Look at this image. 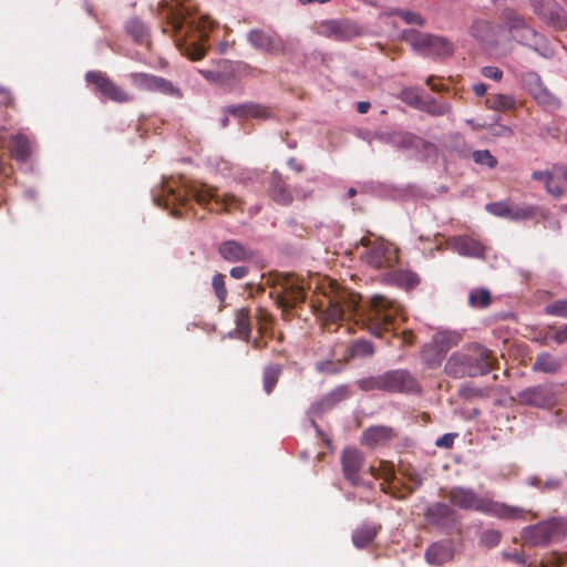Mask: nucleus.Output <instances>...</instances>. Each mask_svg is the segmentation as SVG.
<instances>
[{"label": "nucleus", "mask_w": 567, "mask_h": 567, "mask_svg": "<svg viewBox=\"0 0 567 567\" xmlns=\"http://www.w3.org/2000/svg\"><path fill=\"white\" fill-rule=\"evenodd\" d=\"M319 308L326 327L355 317L354 323L368 329L375 337L394 330L402 316L401 305L384 296L375 295L367 307H362L360 296L337 287H331L329 295L324 293V298L319 301Z\"/></svg>", "instance_id": "1"}, {"label": "nucleus", "mask_w": 567, "mask_h": 567, "mask_svg": "<svg viewBox=\"0 0 567 567\" xmlns=\"http://www.w3.org/2000/svg\"><path fill=\"white\" fill-rule=\"evenodd\" d=\"M162 30L168 33L183 55L190 60H200L208 49L213 21L200 16L189 0L163 1L159 3Z\"/></svg>", "instance_id": "2"}, {"label": "nucleus", "mask_w": 567, "mask_h": 567, "mask_svg": "<svg viewBox=\"0 0 567 567\" xmlns=\"http://www.w3.org/2000/svg\"><path fill=\"white\" fill-rule=\"evenodd\" d=\"M212 200L226 213L244 210V202L234 194L218 196L214 188L187 185L175 181L173 177L164 178L159 187L153 190L154 204L171 209L174 217H182L184 215L183 209H188L193 202L206 206Z\"/></svg>", "instance_id": "3"}, {"label": "nucleus", "mask_w": 567, "mask_h": 567, "mask_svg": "<svg viewBox=\"0 0 567 567\" xmlns=\"http://www.w3.org/2000/svg\"><path fill=\"white\" fill-rule=\"evenodd\" d=\"M446 497L451 505L463 511H474L502 519H523L527 513L522 507L495 502L488 497L481 496L472 488L461 486L452 487L447 492Z\"/></svg>", "instance_id": "4"}, {"label": "nucleus", "mask_w": 567, "mask_h": 567, "mask_svg": "<svg viewBox=\"0 0 567 567\" xmlns=\"http://www.w3.org/2000/svg\"><path fill=\"white\" fill-rule=\"evenodd\" d=\"M497 362L487 348L472 343L462 351L454 352L446 361L444 371L454 379L474 378L489 373Z\"/></svg>", "instance_id": "5"}, {"label": "nucleus", "mask_w": 567, "mask_h": 567, "mask_svg": "<svg viewBox=\"0 0 567 567\" xmlns=\"http://www.w3.org/2000/svg\"><path fill=\"white\" fill-rule=\"evenodd\" d=\"M272 297L279 308L291 309L306 299V287L301 278L295 275L276 274L268 279Z\"/></svg>", "instance_id": "6"}, {"label": "nucleus", "mask_w": 567, "mask_h": 567, "mask_svg": "<svg viewBox=\"0 0 567 567\" xmlns=\"http://www.w3.org/2000/svg\"><path fill=\"white\" fill-rule=\"evenodd\" d=\"M404 40L411 47L423 55L445 59L452 55L453 44L445 38L422 33L415 30L408 31Z\"/></svg>", "instance_id": "7"}, {"label": "nucleus", "mask_w": 567, "mask_h": 567, "mask_svg": "<svg viewBox=\"0 0 567 567\" xmlns=\"http://www.w3.org/2000/svg\"><path fill=\"white\" fill-rule=\"evenodd\" d=\"M361 245L365 248L361 258L373 268H391L398 261V250L391 244L384 240L361 239Z\"/></svg>", "instance_id": "8"}, {"label": "nucleus", "mask_w": 567, "mask_h": 567, "mask_svg": "<svg viewBox=\"0 0 567 567\" xmlns=\"http://www.w3.org/2000/svg\"><path fill=\"white\" fill-rule=\"evenodd\" d=\"M85 80L105 99L116 103H127L133 96L123 87L118 86L106 73L101 71H89Z\"/></svg>", "instance_id": "9"}, {"label": "nucleus", "mask_w": 567, "mask_h": 567, "mask_svg": "<svg viewBox=\"0 0 567 567\" xmlns=\"http://www.w3.org/2000/svg\"><path fill=\"white\" fill-rule=\"evenodd\" d=\"M518 402L539 409H550L557 403V391L554 384H539L522 390L517 394Z\"/></svg>", "instance_id": "10"}, {"label": "nucleus", "mask_w": 567, "mask_h": 567, "mask_svg": "<svg viewBox=\"0 0 567 567\" xmlns=\"http://www.w3.org/2000/svg\"><path fill=\"white\" fill-rule=\"evenodd\" d=\"M342 473L348 482L355 486H363L364 455L355 447H346L341 453Z\"/></svg>", "instance_id": "11"}, {"label": "nucleus", "mask_w": 567, "mask_h": 567, "mask_svg": "<svg viewBox=\"0 0 567 567\" xmlns=\"http://www.w3.org/2000/svg\"><path fill=\"white\" fill-rule=\"evenodd\" d=\"M318 33L337 41H349L361 35L362 30L353 21L332 19L322 21L318 25Z\"/></svg>", "instance_id": "12"}, {"label": "nucleus", "mask_w": 567, "mask_h": 567, "mask_svg": "<svg viewBox=\"0 0 567 567\" xmlns=\"http://www.w3.org/2000/svg\"><path fill=\"white\" fill-rule=\"evenodd\" d=\"M247 41L261 52L280 54L286 50L285 41L272 30L252 29L247 34Z\"/></svg>", "instance_id": "13"}, {"label": "nucleus", "mask_w": 567, "mask_h": 567, "mask_svg": "<svg viewBox=\"0 0 567 567\" xmlns=\"http://www.w3.org/2000/svg\"><path fill=\"white\" fill-rule=\"evenodd\" d=\"M384 392L419 393L421 385L408 370H391L384 372Z\"/></svg>", "instance_id": "14"}, {"label": "nucleus", "mask_w": 567, "mask_h": 567, "mask_svg": "<svg viewBox=\"0 0 567 567\" xmlns=\"http://www.w3.org/2000/svg\"><path fill=\"white\" fill-rule=\"evenodd\" d=\"M535 14L558 29L567 28V14L555 0H529Z\"/></svg>", "instance_id": "15"}, {"label": "nucleus", "mask_w": 567, "mask_h": 567, "mask_svg": "<svg viewBox=\"0 0 567 567\" xmlns=\"http://www.w3.org/2000/svg\"><path fill=\"white\" fill-rule=\"evenodd\" d=\"M558 523L548 520L525 528L522 538L525 544L530 546H545L554 540L558 536Z\"/></svg>", "instance_id": "16"}, {"label": "nucleus", "mask_w": 567, "mask_h": 567, "mask_svg": "<svg viewBox=\"0 0 567 567\" xmlns=\"http://www.w3.org/2000/svg\"><path fill=\"white\" fill-rule=\"evenodd\" d=\"M485 209L496 217L506 218L512 221L532 219L536 215V208L532 205L518 206L507 202L488 203Z\"/></svg>", "instance_id": "17"}, {"label": "nucleus", "mask_w": 567, "mask_h": 567, "mask_svg": "<svg viewBox=\"0 0 567 567\" xmlns=\"http://www.w3.org/2000/svg\"><path fill=\"white\" fill-rule=\"evenodd\" d=\"M4 130L0 131V148H8L12 158L19 162H25L32 153V143L30 138L22 133L12 134L8 141L4 136Z\"/></svg>", "instance_id": "18"}, {"label": "nucleus", "mask_w": 567, "mask_h": 567, "mask_svg": "<svg viewBox=\"0 0 567 567\" xmlns=\"http://www.w3.org/2000/svg\"><path fill=\"white\" fill-rule=\"evenodd\" d=\"M455 546L452 540L443 539L431 544L424 553L425 561L431 566H441L454 559Z\"/></svg>", "instance_id": "19"}, {"label": "nucleus", "mask_w": 567, "mask_h": 567, "mask_svg": "<svg viewBox=\"0 0 567 567\" xmlns=\"http://www.w3.org/2000/svg\"><path fill=\"white\" fill-rule=\"evenodd\" d=\"M267 192L269 197L281 206H288L293 202L289 185L277 172H272L269 176Z\"/></svg>", "instance_id": "20"}, {"label": "nucleus", "mask_w": 567, "mask_h": 567, "mask_svg": "<svg viewBox=\"0 0 567 567\" xmlns=\"http://www.w3.org/2000/svg\"><path fill=\"white\" fill-rule=\"evenodd\" d=\"M218 252L228 262L251 260L256 256L251 248L246 247L236 240L221 243L218 247Z\"/></svg>", "instance_id": "21"}, {"label": "nucleus", "mask_w": 567, "mask_h": 567, "mask_svg": "<svg viewBox=\"0 0 567 567\" xmlns=\"http://www.w3.org/2000/svg\"><path fill=\"white\" fill-rule=\"evenodd\" d=\"M226 112L240 118L266 120L272 115L269 107L252 102L229 105L226 107Z\"/></svg>", "instance_id": "22"}, {"label": "nucleus", "mask_w": 567, "mask_h": 567, "mask_svg": "<svg viewBox=\"0 0 567 567\" xmlns=\"http://www.w3.org/2000/svg\"><path fill=\"white\" fill-rule=\"evenodd\" d=\"M452 248L461 256L472 258H484L485 247L483 244L470 236L454 237L451 241Z\"/></svg>", "instance_id": "23"}, {"label": "nucleus", "mask_w": 567, "mask_h": 567, "mask_svg": "<svg viewBox=\"0 0 567 567\" xmlns=\"http://www.w3.org/2000/svg\"><path fill=\"white\" fill-rule=\"evenodd\" d=\"M126 34L136 44L144 45L150 43L151 29L145 21L138 17H131L124 22Z\"/></svg>", "instance_id": "24"}, {"label": "nucleus", "mask_w": 567, "mask_h": 567, "mask_svg": "<svg viewBox=\"0 0 567 567\" xmlns=\"http://www.w3.org/2000/svg\"><path fill=\"white\" fill-rule=\"evenodd\" d=\"M461 339H462L461 334L456 331H441V332L435 333V336L433 338V342L437 350V359L433 362L429 361L431 367L439 365L441 363L443 355L450 349H452L453 347H456L460 343Z\"/></svg>", "instance_id": "25"}, {"label": "nucleus", "mask_w": 567, "mask_h": 567, "mask_svg": "<svg viewBox=\"0 0 567 567\" xmlns=\"http://www.w3.org/2000/svg\"><path fill=\"white\" fill-rule=\"evenodd\" d=\"M394 436V432L391 427L379 425L371 426L362 433V444L374 449L380 445H384L390 442Z\"/></svg>", "instance_id": "26"}, {"label": "nucleus", "mask_w": 567, "mask_h": 567, "mask_svg": "<svg viewBox=\"0 0 567 567\" xmlns=\"http://www.w3.org/2000/svg\"><path fill=\"white\" fill-rule=\"evenodd\" d=\"M375 137L386 144L396 148H412L416 145V136L408 132H383L378 133Z\"/></svg>", "instance_id": "27"}, {"label": "nucleus", "mask_w": 567, "mask_h": 567, "mask_svg": "<svg viewBox=\"0 0 567 567\" xmlns=\"http://www.w3.org/2000/svg\"><path fill=\"white\" fill-rule=\"evenodd\" d=\"M548 193L556 198L567 196V165L554 166V178L548 184Z\"/></svg>", "instance_id": "28"}, {"label": "nucleus", "mask_w": 567, "mask_h": 567, "mask_svg": "<svg viewBox=\"0 0 567 567\" xmlns=\"http://www.w3.org/2000/svg\"><path fill=\"white\" fill-rule=\"evenodd\" d=\"M380 529V525L377 526L371 524H364L358 527L352 534L353 545L359 549L365 548L375 539Z\"/></svg>", "instance_id": "29"}, {"label": "nucleus", "mask_w": 567, "mask_h": 567, "mask_svg": "<svg viewBox=\"0 0 567 567\" xmlns=\"http://www.w3.org/2000/svg\"><path fill=\"white\" fill-rule=\"evenodd\" d=\"M414 107L432 115V116H443L451 112V104L449 103H440L435 99L430 97L427 100H423L421 96H416Z\"/></svg>", "instance_id": "30"}, {"label": "nucleus", "mask_w": 567, "mask_h": 567, "mask_svg": "<svg viewBox=\"0 0 567 567\" xmlns=\"http://www.w3.org/2000/svg\"><path fill=\"white\" fill-rule=\"evenodd\" d=\"M485 104L488 109L499 112L515 110L517 105L515 97L507 94L489 95L486 99Z\"/></svg>", "instance_id": "31"}, {"label": "nucleus", "mask_w": 567, "mask_h": 567, "mask_svg": "<svg viewBox=\"0 0 567 567\" xmlns=\"http://www.w3.org/2000/svg\"><path fill=\"white\" fill-rule=\"evenodd\" d=\"M471 34L482 43H491L494 41V28L485 20H476L470 29Z\"/></svg>", "instance_id": "32"}, {"label": "nucleus", "mask_w": 567, "mask_h": 567, "mask_svg": "<svg viewBox=\"0 0 567 567\" xmlns=\"http://www.w3.org/2000/svg\"><path fill=\"white\" fill-rule=\"evenodd\" d=\"M530 95L539 105L546 109L557 110L560 107V100L544 83Z\"/></svg>", "instance_id": "33"}, {"label": "nucleus", "mask_w": 567, "mask_h": 567, "mask_svg": "<svg viewBox=\"0 0 567 567\" xmlns=\"http://www.w3.org/2000/svg\"><path fill=\"white\" fill-rule=\"evenodd\" d=\"M455 514L454 509L451 505L445 503H434L426 509V517L432 519L435 523H441L442 520L449 519L453 517Z\"/></svg>", "instance_id": "34"}, {"label": "nucleus", "mask_w": 567, "mask_h": 567, "mask_svg": "<svg viewBox=\"0 0 567 567\" xmlns=\"http://www.w3.org/2000/svg\"><path fill=\"white\" fill-rule=\"evenodd\" d=\"M502 18L511 35L528 25L524 17L512 9H505L502 13Z\"/></svg>", "instance_id": "35"}, {"label": "nucleus", "mask_w": 567, "mask_h": 567, "mask_svg": "<svg viewBox=\"0 0 567 567\" xmlns=\"http://www.w3.org/2000/svg\"><path fill=\"white\" fill-rule=\"evenodd\" d=\"M532 369L533 371L554 373L559 369V362L549 353H540L537 355Z\"/></svg>", "instance_id": "36"}, {"label": "nucleus", "mask_w": 567, "mask_h": 567, "mask_svg": "<svg viewBox=\"0 0 567 567\" xmlns=\"http://www.w3.org/2000/svg\"><path fill=\"white\" fill-rule=\"evenodd\" d=\"M236 329L244 338H249L251 333V313L249 308H241L237 310L236 317Z\"/></svg>", "instance_id": "37"}, {"label": "nucleus", "mask_w": 567, "mask_h": 567, "mask_svg": "<svg viewBox=\"0 0 567 567\" xmlns=\"http://www.w3.org/2000/svg\"><path fill=\"white\" fill-rule=\"evenodd\" d=\"M368 471L374 478H383L386 483L395 477L394 464L386 461H380L378 466L371 465Z\"/></svg>", "instance_id": "38"}, {"label": "nucleus", "mask_w": 567, "mask_h": 567, "mask_svg": "<svg viewBox=\"0 0 567 567\" xmlns=\"http://www.w3.org/2000/svg\"><path fill=\"white\" fill-rule=\"evenodd\" d=\"M281 374V367L279 364H269L264 369L262 382L266 393L270 394L275 389L279 377Z\"/></svg>", "instance_id": "39"}, {"label": "nucleus", "mask_w": 567, "mask_h": 567, "mask_svg": "<svg viewBox=\"0 0 567 567\" xmlns=\"http://www.w3.org/2000/svg\"><path fill=\"white\" fill-rule=\"evenodd\" d=\"M152 92H159L169 96L182 97V93L178 87H176L171 81L156 75L153 81Z\"/></svg>", "instance_id": "40"}, {"label": "nucleus", "mask_w": 567, "mask_h": 567, "mask_svg": "<svg viewBox=\"0 0 567 567\" xmlns=\"http://www.w3.org/2000/svg\"><path fill=\"white\" fill-rule=\"evenodd\" d=\"M394 280L405 289H413L420 284L419 276L410 270H399L394 274Z\"/></svg>", "instance_id": "41"}, {"label": "nucleus", "mask_w": 567, "mask_h": 567, "mask_svg": "<svg viewBox=\"0 0 567 567\" xmlns=\"http://www.w3.org/2000/svg\"><path fill=\"white\" fill-rule=\"evenodd\" d=\"M512 38L524 45H536L538 44L539 34L529 25L523 28V30L512 34Z\"/></svg>", "instance_id": "42"}, {"label": "nucleus", "mask_w": 567, "mask_h": 567, "mask_svg": "<svg viewBox=\"0 0 567 567\" xmlns=\"http://www.w3.org/2000/svg\"><path fill=\"white\" fill-rule=\"evenodd\" d=\"M351 357H370L374 353L373 346L367 340H355L349 348Z\"/></svg>", "instance_id": "43"}, {"label": "nucleus", "mask_w": 567, "mask_h": 567, "mask_svg": "<svg viewBox=\"0 0 567 567\" xmlns=\"http://www.w3.org/2000/svg\"><path fill=\"white\" fill-rule=\"evenodd\" d=\"M132 84L140 90L151 91L153 90V81L155 75L148 73H131L130 75Z\"/></svg>", "instance_id": "44"}, {"label": "nucleus", "mask_w": 567, "mask_h": 567, "mask_svg": "<svg viewBox=\"0 0 567 567\" xmlns=\"http://www.w3.org/2000/svg\"><path fill=\"white\" fill-rule=\"evenodd\" d=\"M359 388L363 391H384V373L360 380Z\"/></svg>", "instance_id": "45"}, {"label": "nucleus", "mask_w": 567, "mask_h": 567, "mask_svg": "<svg viewBox=\"0 0 567 567\" xmlns=\"http://www.w3.org/2000/svg\"><path fill=\"white\" fill-rule=\"evenodd\" d=\"M539 567H567V555L551 551L542 559Z\"/></svg>", "instance_id": "46"}, {"label": "nucleus", "mask_w": 567, "mask_h": 567, "mask_svg": "<svg viewBox=\"0 0 567 567\" xmlns=\"http://www.w3.org/2000/svg\"><path fill=\"white\" fill-rule=\"evenodd\" d=\"M473 161L478 165H485L489 168L497 166V159L488 150L475 151L472 154Z\"/></svg>", "instance_id": "47"}, {"label": "nucleus", "mask_w": 567, "mask_h": 567, "mask_svg": "<svg viewBox=\"0 0 567 567\" xmlns=\"http://www.w3.org/2000/svg\"><path fill=\"white\" fill-rule=\"evenodd\" d=\"M212 287L213 290L219 300V302L223 305L227 298V289L225 285V276L223 274H216L213 277L212 280Z\"/></svg>", "instance_id": "48"}, {"label": "nucleus", "mask_w": 567, "mask_h": 567, "mask_svg": "<svg viewBox=\"0 0 567 567\" xmlns=\"http://www.w3.org/2000/svg\"><path fill=\"white\" fill-rule=\"evenodd\" d=\"M470 303L473 307H486L491 303V293L485 289L474 290L470 293Z\"/></svg>", "instance_id": "49"}, {"label": "nucleus", "mask_w": 567, "mask_h": 567, "mask_svg": "<svg viewBox=\"0 0 567 567\" xmlns=\"http://www.w3.org/2000/svg\"><path fill=\"white\" fill-rule=\"evenodd\" d=\"M522 83L529 94H532L543 84V81L536 72L530 71L522 75Z\"/></svg>", "instance_id": "50"}, {"label": "nucleus", "mask_w": 567, "mask_h": 567, "mask_svg": "<svg viewBox=\"0 0 567 567\" xmlns=\"http://www.w3.org/2000/svg\"><path fill=\"white\" fill-rule=\"evenodd\" d=\"M487 131L494 137H512L514 135V131L509 126L498 123L488 124Z\"/></svg>", "instance_id": "51"}, {"label": "nucleus", "mask_w": 567, "mask_h": 567, "mask_svg": "<svg viewBox=\"0 0 567 567\" xmlns=\"http://www.w3.org/2000/svg\"><path fill=\"white\" fill-rule=\"evenodd\" d=\"M502 534L496 529H487L482 534L481 542L488 548L497 546L501 542Z\"/></svg>", "instance_id": "52"}, {"label": "nucleus", "mask_w": 567, "mask_h": 567, "mask_svg": "<svg viewBox=\"0 0 567 567\" xmlns=\"http://www.w3.org/2000/svg\"><path fill=\"white\" fill-rule=\"evenodd\" d=\"M547 315L567 318V300H556L545 309Z\"/></svg>", "instance_id": "53"}, {"label": "nucleus", "mask_w": 567, "mask_h": 567, "mask_svg": "<svg viewBox=\"0 0 567 567\" xmlns=\"http://www.w3.org/2000/svg\"><path fill=\"white\" fill-rule=\"evenodd\" d=\"M394 13L402 18L408 24L422 25L424 23V19L416 12L398 10Z\"/></svg>", "instance_id": "54"}, {"label": "nucleus", "mask_w": 567, "mask_h": 567, "mask_svg": "<svg viewBox=\"0 0 567 567\" xmlns=\"http://www.w3.org/2000/svg\"><path fill=\"white\" fill-rule=\"evenodd\" d=\"M548 329L550 331L549 337L558 344H561L567 341V324H565L561 328H555L553 326H549Z\"/></svg>", "instance_id": "55"}, {"label": "nucleus", "mask_w": 567, "mask_h": 567, "mask_svg": "<svg viewBox=\"0 0 567 567\" xmlns=\"http://www.w3.org/2000/svg\"><path fill=\"white\" fill-rule=\"evenodd\" d=\"M532 177H533V179H535V181L544 182V183H545L546 190L548 192V184H549V183L553 181V178H554V167L551 168V171H535V172L532 174Z\"/></svg>", "instance_id": "56"}, {"label": "nucleus", "mask_w": 567, "mask_h": 567, "mask_svg": "<svg viewBox=\"0 0 567 567\" xmlns=\"http://www.w3.org/2000/svg\"><path fill=\"white\" fill-rule=\"evenodd\" d=\"M482 74L487 78L492 79L494 81H501L503 78V72L496 66H485L482 69Z\"/></svg>", "instance_id": "57"}, {"label": "nucleus", "mask_w": 567, "mask_h": 567, "mask_svg": "<svg viewBox=\"0 0 567 567\" xmlns=\"http://www.w3.org/2000/svg\"><path fill=\"white\" fill-rule=\"evenodd\" d=\"M455 436L456 434H444L436 440L435 445L439 447L451 449L454 444Z\"/></svg>", "instance_id": "58"}, {"label": "nucleus", "mask_w": 567, "mask_h": 567, "mask_svg": "<svg viewBox=\"0 0 567 567\" xmlns=\"http://www.w3.org/2000/svg\"><path fill=\"white\" fill-rule=\"evenodd\" d=\"M503 557L505 559H511L513 561H515L516 564H519V565H525L526 564V557L518 553V551H504L503 553Z\"/></svg>", "instance_id": "59"}, {"label": "nucleus", "mask_w": 567, "mask_h": 567, "mask_svg": "<svg viewBox=\"0 0 567 567\" xmlns=\"http://www.w3.org/2000/svg\"><path fill=\"white\" fill-rule=\"evenodd\" d=\"M249 269L246 266H236L230 269V276L234 279H243L247 276Z\"/></svg>", "instance_id": "60"}, {"label": "nucleus", "mask_w": 567, "mask_h": 567, "mask_svg": "<svg viewBox=\"0 0 567 567\" xmlns=\"http://www.w3.org/2000/svg\"><path fill=\"white\" fill-rule=\"evenodd\" d=\"M10 102H11L10 91L0 86V104L8 105Z\"/></svg>", "instance_id": "61"}, {"label": "nucleus", "mask_w": 567, "mask_h": 567, "mask_svg": "<svg viewBox=\"0 0 567 567\" xmlns=\"http://www.w3.org/2000/svg\"><path fill=\"white\" fill-rule=\"evenodd\" d=\"M288 165L291 169H293L295 172L297 173H300L303 171V166L302 164L295 157H291L289 161H288Z\"/></svg>", "instance_id": "62"}, {"label": "nucleus", "mask_w": 567, "mask_h": 567, "mask_svg": "<svg viewBox=\"0 0 567 567\" xmlns=\"http://www.w3.org/2000/svg\"><path fill=\"white\" fill-rule=\"evenodd\" d=\"M473 92L477 96H483L487 92V86L484 83H476L473 85Z\"/></svg>", "instance_id": "63"}, {"label": "nucleus", "mask_w": 567, "mask_h": 567, "mask_svg": "<svg viewBox=\"0 0 567 567\" xmlns=\"http://www.w3.org/2000/svg\"><path fill=\"white\" fill-rule=\"evenodd\" d=\"M371 107V104L369 102H365V101H361L357 104V111L360 113V114H365L368 113V111L370 110Z\"/></svg>", "instance_id": "64"}]
</instances>
